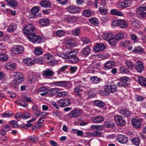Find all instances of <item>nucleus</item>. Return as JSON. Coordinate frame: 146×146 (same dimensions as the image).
Instances as JSON below:
<instances>
[{"instance_id":"2","label":"nucleus","mask_w":146,"mask_h":146,"mask_svg":"<svg viewBox=\"0 0 146 146\" xmlns=\"http://www.w3.org/2000/svg\"><path fill=\"white\" fill-rule=\"evenodd\" d=\"M27 36L28 39L30 41L32 42H34L37 41H38L40 43L45 40V38L43 37H41L40 36H38L36 34L32 33L31 34H29Z\"/></svg>"},{"instance_id":"43","label":"nucleus","mask_w":146,"mask_h":146,"mask_svg":"<svg viewBox=\"0 0 146 146\" xmlns=\"http://www.w3.org/2000/svg\"><path fill=\"white\" fill-rule=\"evenodd\" d=\"M62 87L68 89L71 87V84L70 82L64 81H62Z\"/></svg>"},{"instance_id":"44","label":"nucleus","mask_w":146,"mask_h":146,"mask_svg":"<svg viewBox=\"0 0 146 146\" xmlns=\"http://www.w3.org/2000/svg\"><path fill=\"white\" fill-rule=\"evenodd\" d=\"M49 23V20L46 18H42L40 19L39 21V24L41 25L45 26L48 24Z\"/></svg>"},{"instance_id":"29","label":"nucleus","mask_w":146,"mask_h":146,"mask_svg":"<svg viewBox=\"0 0 146 146\" xmlns=\"http://www.w3.org/2000/svg\"><path fill=\"white\" fill-rule=\"evenodd\" d=\"M40 4L43 7L49 8L50 7L51 3L48 0H44L41 1Z\"/></svg>"},{"instance_id":"24","label":"nucleus","mask_w":146,"mask_h":146,"mask_svg":"<svg viewBox=\"0 0 146 146\" xmlns=\"http://www.w3.org/2000/svg\"><path fill=\"white\" fill-rule=\"evenodd\" d=\"M48 90L47 87L44 86L39 88L38 89L37 91L38 92H42V93H40V95L42 96H45L48 94Z\"/></svg>"},{"instance_id":"36","label":"nucleus","mask_w":146,"mask_h":146,"mask_svg":"<svg viewBox=\"0 0 146 146\" xmlns=\"http://www.w3.org/2000/svg\"><path fill=\"white\" fill-rule=\"evenodd\" d=\"M17 28L16 24L13 23L10 24L8 27L7 30L9 32H12L15 31Z\"/></svg>"},{"instance_id":"31","label":"nucleus","mask_w":146,"mask_h":146,"mask_svg":"<svg viewBox=\"0 0 146 146\" xmlns=\"http://www.w3.org/2000/svg\"><path fill=\"white\" fill-rule=\"evenodd\" d=\"M59 91V88H53L48 90V94L49 96H54L56 95Z\"/></svg>"},{"instance_id":"30","label":"nucleus","mask_w":146,"mask_h":146,"mask_svg":"<svg viewBox=\"0 0 146 146\" xmlns=\"http://www.w3.org/2000/svg\"><path fill=\"white\" fill-rule=\"evenodd\" d=\"M90 49L89 46L84 48L81 52V54L84 56L88 55L90 53Z\"/></svg>"},{"instance_id":"34","label":"nucleus","mask_w":146,"mask_h":146,"mask_svg":"<svg viewBox=\"0 0 146 146\" xmlns=\"http://www.w3.org/2000/svg\"><path fill=\"white\" fill-rule=\"evenodd\" d=\"M89 21L90 23L96 26H98L99 24L98 20L96 17L90 18L89 19Z\"/></svg>"},{"instance_id":"46","label":"nucleus","mask_w":146,"mask_h":146,"mask_svg":"<svg viewBox=\"0 0 146 146\" xmlns=\"http://www.w3.org/2000/svg\"><path fill=\"white\" fill-rule=\"evenodd\" d=\"M130 140L132 143L135 145H139L140 144V140L138 138H135Z\"/></svg>"},{"instance_id":"4","label":"nucleus","mask_w":146,"mask_h":146,"mask_svg":"<svg viewBox=\"0 0 146 146\" xmlns=\"http://www.w3.org/2000/svg\"><path fill=\"white\" fill-rule=\"evenodd\" d=\"M120 81L117 83L118 87H126L130 84V80L127 77H123L120 78Z\"/></svg>"},{"instance_id":"59","label":"nucleus","mask_w":146,"mask_h":146,"mask_svg":"<svg viewBox=\"0 0 146 146\" xmlns=\"http://www.w3.org/2000/svg\"><path fill=\"white\" fill-rule=\"evenodd\" d=\"M80 30L79 29H77L72 31L71 32L72 35L75 36H78L80 34Z\"/></svg>"},{"instance_id":"63","label":"nucleus","mask_w":146,"mask_h":146,"mask_svg":"<svg viewBox=\"0 0 146 146\" xmlns=\"http://www.w3.org/2000/svg\"><path fill=\"white\" fill-rule=\"evenodd\" d=\"M10 127L8 125H4L2 128V129L1 131H5V132L8 131L10 130Z\"/></svg>"},{"instance_id":"9","label":"nucleus","mask_w":146,"mask_h":146,"mask_svg":"<svg viewBox=\"0 0 146 146\" xmlns=\"http://www.w3.org/2000/svg\"><path fill=\"white\" fill-rule=\"evenodd\" d=\"M54 74V73L52 70L47 69L42 72V75L45 78H49L52 77Z\"/></svg>"},{"instance_id":"26","label":"nucleus","mask_w":146,"mask_h":146,"mask_svg":"<svg viewBox=\"0 0 146 146\" xmlns=\"http://www.w3.org/2000/svg\"><path fill=\"white\" fill-rule=\"evenodd\" d=\"M115 63L114 61H109L106 62L104 64V67L108 69H111L115 65Z\"/></svg>"},{"instance_id":"1","label":"nucleus","mask_w":146,"mask_h":146,"mask_svg":"<svg viewBox=\"0 0 146 146\" xmlns=\"http://www.w3.org/2000/svg\"><path fill=\"white\" fill-rule=\"evenodd\" d=\"M117 85L114 83H112L109 85L106 86V90L102 91L103 93L102 95H106L108 94L109 93H114L116 92L117 90Z\"/></svg>"},{"instance_id":"22","label":"nucleus","mask_w":146,"mask_h":146,"mask_svg":"<svg viewBox=\"0 0 146 146\" xmlns=\"http://www.w3.org/2000/svg\"><path fill=\"white\" fill-rule=\"evenodd\" d=\"M40 9V7L38 6H36L33 7L31 9L32 15L33 16H31V17L35 18L37 17L38 15H36V14L38 12Z\"/></svg>"},{"instance_id":"58","label":"nucleus","mask_w":146,"mask_h":146,"mask_svg":"<svg viewBox=\"0 0 146 146\" xmlns=\"http://www.w3.org/2000/svg\"><path fill=\"white\" fill-rule=\"evenodd\" d=\"M44 58L43 57H39L36 58L34 60L35 63H38L39 64H42Z\"/></svg>"},{"instance_id":"47","label":"nucleus","mask_w":146,"mask_h":146,"mask_svg":"<svg viewBox=\"0 0 146 146\" xmlns=\"http://www.w3.org/2000/svg\"><path fill=\"white\" fill-rule=\"evenodd\" d=\"M34 53L36 55H40L43 53L42 49L40 47H37L34 50Z\"/></svg>"},{"instance_id":"15","label":"nucleus","mask_w":146,"mask_h":146,"mask_svg":"<svg viewBox=\"0 0 146 146\" xmlns=\"http://www.w3.org/2000/svg\"><path fill=\"white\" fill-rule=\"evenodd\" d=\"M116 139L119 142L122 144L126 143L128 140L127 137L125 135L121 134H119L117 135Z\"/></svg>"},{"instance_id":"23","label":"nucleus","mask_w":146,"mask_h":146,"mask_svg":"<svg viewBox=\"0 0 146 146\" xmlns=\"http://www.w3.org/2000/svg\"><path fill=\"white\" fill-rule=\"evenodd\" d=\"M144 67L143 63L140 61H138L136 62L135 65V69L139 72H141L144 69Z\"/></svg>"},{"instance_id":"41","label":"nucleus","mask_w":146,"mask_h":146,"mask_svg":"<svg viewBox=\"0 0 146 146\" xmlns=\"http://www.w3.org/2000/svg\"><path fill=\"white\" fill-rule=\"evenodd\" d=\"M113 34L111 33H104L102 35V37L104 39L106 40H109L112 37Z\"/></svg>"},{"instance_id":"18","label":"nucleus","mask_w":146,"mask_h":146,"mask_svg":"<svg viewBox=\"0 0 146 146\" xmlns=\"http://www.w3.org/2000/svg\"><path fill=\"white\" fill-rule=\"evenodd\" d=\"M119 113L122 115L124 117H128L131 116L132 112L130 111L128 109H124L119 111Z\"/></svg>"},{"instance_id":"57","label":"nucleus","mask_w":146,"mask_h":146,"mask_svg":"<svg viewBox=\"0 0 146 146\" xmlns=\"http://www.w3.org/2000/svg\"><path fill=\"white\" fill-rule=\"evenodd\" d=\"M99 11L101 13L105 15H106L108 13L107 9L101 7L99 8Z\"/></svg>"},{"instance_id":"49","label":"nucleus","mask_w":146,"mask_h":146,"mask_svg":"<svg viewBox=\"0 0 146 146\" xmlns=\"http://www.w3.org/2000/svg\"><path fill=\"white\" fill-rule=\"evenodd\" d=\"M101 134L100 131H97L93 133H90L88 134V135L90 136L93 137H99L101 135Z\"/></svg>"},{"instance_id":"27","label":"nucleus","mask_w":146,"mask_h":146,"mask_svg":"<svg viewBox=\"0 0 146 146\" xmlns=\"http://www.w3.org/2000/svg\"><path fill=\"white\" fill-rule=\"evenodd\" d=\"M133 52L138 54H141L144 52V49L141 46H139L135 47L133 50Z\"/></svg>"},{"instance_id":"5","label":"nucleus","mask_w":146,"mask_h":146,"mask_svg":"<svg viewBox=\"0 0 146 146\" xmlns=\"http://www.w3.org/2000/svg\"><path fill=\"white\" fill-rule=\"evenodd\" d=\"M73 91L75 95L80 98L84 96V92L80 85H78L74 89Z\"/></svg>"},{"instance_id":"60","label":"nucleus","mask_w":146,"mask_h":146,"mask_svg":"<svg viewBox=\"0 0 146 146\" xmlns=\"http://www.w3.org/2000/svg\"><path fill=\"white\" fill-rule=\"evenodd\" d=\"M19 83H18L15 79L13 80L11 82V86L14 87L16 88H17L18 86Z\"/></svg>"},{"instance_id":"19","label":"nucleus","mask_w":146,"mask_h":146,"mask_svg":"<svg viewBox=\"0 0 146 146\" xmlns=\"http://www.w3.org/2000/svg\"><path fill=\"white\" fill-rule=\"evenodd\" d=\"M81 113V112L79 110L76 109L71 111L69 113V115L70 117H75L79 116Z\"/></svg>"},{"instance_id":"37","label":"nucleus","mask_w":146,"mask_h":146,"mask_svg":"<svg viewBox=\"0 0 146 146\" xmlns=\"http://www.w3.org/2000/svg\"><path fill=\"white\" fill-rule=\"evenodd\" d=\"M132 25L135 28H138L141 26V23L137 20H133L132 21Z\"/></svg>"},{"instance_id":"38","label":"nucleus","mask_w":146,"mask_h":146,"mask_svg":"<svg viewBox=\"0 0 146 146\" xmlns=\"http://www.w3.org/2000/svg\"><path fill=\"white\" fill-rule=\"evenodd\" d=\"M75 44V40L73 39L68 40L66 44V46L67 47H72L74 46Z\"/></svg>"},{"instance_id":"54","label":"nucleus","mask_w":146,"mask_h":146,"mask_svg":"<svg viewBox=\"0 0 146 146\" xmlns=\"http://www.w3.org/2000/svg\"><path fill=\"white\" fill-rule=\"evenodd\" d=\"M56 96L58 98L64 97L66 96L68 94V93L66 92H58Z\"/></svg>"},{"instance_id":"28","label":"nucleus","mask_w":146,"mask_h":146,"mask_svg":"<svg viewBox=\"0 0 146 146\" xmlns=\"http://www.w3.org/2000/svg\"><path fill=\"white\" fill-rule=\"evenodd\" d=\"M104 119L103 117L101 115L94 117L93 119V121L96 123H100L103 121Z\"/></svg>"},{"instance_id":"12","label":"nucleus","mask_w":146,"mask_h":146,"mask_svg":"<svg viewBox=\"0 0 146 146\" xmlns=\"http://www.w3.org/2000/svg\"><path fill=\"white\" fill-rule=\"evenodd\" d=\"M131 0H126L120 2L118 4V7L121 8H125L130 7L132 4Z\"/></svg>"},{"instance_id":"21","label":"nucleus","mask_w":146,"mask_h":146,"mask_svg":"<svg viewBox=\"0 0 146 146\" xmlns=\"http://www.w3.org/2000/svg\"><path fill=\"white\" fill-rule=\"evenodd\" d=\"M23 62L27 65L30 66L34 65L35 64L34 60L30 58H25L23 60Z\"/></svg>"},{"instance_id":"17","label":"nucleus","mask_w":146,"mask_h":146,"mask_svg":"<svg viewBox=\"0 0 146 146\" xmlns=\"http://www.w3.org/2000/svg\"><path fill=\"white\" fill-rule=\"evenodd\" d=\"M5 67L8 70H13L16 67L15 63L11 62H7L5 64Z\"/></svg>"},{"instance_id":"51","label":"nucleus","mask_w":146,"mask_h":146,"mask_svg":"<svg viewBox=\"0 0 146 146\" xmlns=\"http://www.w3.org/2000/svg\"><path fill=\"white\" fill-rule=\"evenodd\" d=\"M124 34L122 33H119L115 34L114 36L117 40H121L124 38Z\"/></svg>"},{"instance_id":"53","label":"nucleus","mask_w":146,"mask_h":146,"mask_svg":"<svg viewBox=\"0 0 146 146\" xmlns=\"http://www.w3.org/2000/svg\"><path fill=\"white\" fill-rule=\"evenodd\" d=\"M9 123L11 124L13 127L14 128H17L19 126L17 122L15 120L10 121H9Z\"/></svg>"},{"instance_id":"20","label":"nucleus","mask_w":146,"mask_h":146,"mask_svg":"<svg viewBox=\"0 0 146 146\" xmlns=\"http://www.w3.org/2000/svg\"><path fill=\"white\" fill-rule=\"evenodd\" d=\"M105 46L102 43H97L94 48V50L96 52L103 51L105 48Z\"/></svg>"},{"instance_id":"8","label":"nucleus","mask_w":146,"mask_h":146,"mask_svg":"<svg viewBox=\"0 0 146 146\" xmlns=\"http://www.w3.org/2000/svg\"><path fill=\"white\" fill-rule=\"evenodd\" d=\"M114 118L115 122L118 126L122 127L125 124L126 121L121 116L116 115L114 116Z\"/></svg>"},{"instance_id":"16","label":"nucleus","mask_w":146,"mask_h":146,"mask_svg":"<svg viewBox=\"0 0 146 146\" xmlns=\"http://www.w3.org/2000/svg\"><path fill=\"white\" fill-rule=\"evenodd\" d=\"M142 121V120L141 119L133 118L131 120L132 124L135 128H139L141 127Z\"/></svg>"},{"instance_id":"35","label":"nucleus","mask_w":146,"mask_h":146,"mask_svg":"<svg viewBox=\"0 0 146 146\" xmlns=\"http://www.w3.org/2000/svg\"><path fill=\"white\" fill-rule=\"evenodd\" d=\"M139 83L141 85L146 86V78L145 77L141 76L139 77Z\"/></svg>"},{"instance_id":"39","label":"nucleus","mask_w":146,"mask_h":146,"mask_svg":"<svg viewBox=\"0 0 146 146\" xmlns=\"http://www.w3.org/2000/svg\"><path fill=\"white\" fill-rule=\"evenodd\" d=\"M90 82L94 84H98L100 81V78L95 76H93L90 77Z\"/></svg>"},{"instance_id":"50","label":"nucleus","mask_w":146,"mask_h":146,"mask_svg":"<svg viewBox=\"0 0 146 146\" xmlns=\"http://www.w3.org/2000/svg\"><path fill=\"white\" fill-rule=\"evenodd\" d=\"M2 114L3 117L6 118L11 117L13 115V113L11 111H8L2 113Z\"/></svg>"},{"instance_id":"3","label":"nucleus","mask_w":146,"mask_h":146,"mask_svg":"<svg viewBox=\"0 0 146 146\" xmlns=\"http://www.w3.org/2000/svg\"><path fill=\"white\" fill-rule=\"evenodd\" d=\"M77 51L75 50H73L68 52L65 54L64 58L73 59L75 61H78V58L76 57Z\"/></svg>"},{"instance_id":"48","label":"nucleus","mask_w":146,"mask_h":146,"mask_svg":"<svg viewBox=\"0 0 146 146\" xmlns=\"http://www.w3.org/2000/svg\"><path fill=\"white\" fill-rule=\"evenodd\" d=\"M125 64L127 67L130 69L133 68L134 66V64L133 63L129 60H126Z\"/></svg>"},{"instance_id":"7","label":"nucleus","mask_w":146,"mask_h":146,"mask_svg":"<svg viewBox=\"0 0 146 146\" xmlns=\"http://www.w3.org/2000/svg\"><path fill=\"white\" fill-rule=\"evenodd\" d=\"M35 28L33 25L28 24L26 25L23 29L24 33L28 35L31 34L34 31Z\"/></svg>"},{"instance_id":"52","label":"nucleus","mask_w":146,"mask_h":146,"mask_svg":"<svg viewBox=\"0 0 146 146\" xmlns=\"http://www.w3.org/2000/svg\"><path fill=\"white\" fill-rule=\"evenodd\" d=\"M83 14L84 16L88 17L91 16L92 12L90 10L86 9L84 11Z\"/></svg>"},{"instance_id":"33","label":"nucleus","mask_w":146,"mask_h":146,"mask_svg":"<svg viewBox=\"0 0 146 146\" xmlns=\"http://www.w3.org/2000/svg\"><path fill=\"white\" fill-rule=\"evenodd\" d=\"M110 39L109 40L108 42L109 44L113 46H115L117 43V42L118 40L113 35L111 37Z\"/></svg>"},{"instance_id":"56","label":"nucleus","mask_w":146,"mask_h":146,"mask_svg":"<svg viewBox=\"0 0 146 146\" xmlns=\"http://www.w3.org/2000/svg\"><path fill=\"white\" fill-rule=\"evenodd\" d=\"M53 115L58 118H60L61 117V113L60 111H54L52 112Z\"/></svg>"},{"instance_id":"40","label":"nucleus","mask_w":146,"mask_h":146,"mask_svg":"<svg viewBox=\"0 0 146 146\" xmlns=\"http://www.w3.org/2000/svg\"><path fill=\"white\" fill-rule=\"evenodd\" d=\"M9 56L4 53H0V60L3 62L7 61L8 59Z\"/></svg>"},{"instance_id":"6","label":"nucleus","mask_w":146,"mask_h":146,"mask_svg":"<svg viewBox=\"0 0 146 146\" xmlns=\"http://www.w3.org/2000/svg\"><path fill=\"white\" fill-rule=\"evenodd\" d=\"M66 10L68 12L71 14H74L80 12L81 9L78 7L70 5L66 7Z\"/></svg>"},{"instance_id":"61","label":"nucleus","mask_w":146,"mask_h":146,"mask_svg":"<svg viewBox=\"0 0 146 146\" xmlns=\"http://www.w3.org/2000/svg\"><path fill=\"white\" fill-rule=\"evenodd\" d=\"M81 39L83 42L86 44H88L90 42V39L86 37H82Z\"/></svg>"},{"instance_id":"10","label":"nucleus","mask_w":146,"mask_h":146,"mask_svg":"<svg viewBox=\"0 0 146 146\" xmlns=\"http://www.w3.org/2000/svg\"><path fill=\"white\" fill-rule=\"evenodd\" d=\"M137 15L141 18L146 17V7H139L137 10Z\"/></svg>"},{"instance_id":"55","label":"nucleus","mask_w":146,"mask_h":146,"mask_svg":"<svg viewBox=\"0 0 146 146\" xmlns=\"http://www.w3.org/2000/svg\"><path fill=\"white\" fill-rule=\"evenodd\" d=\"M65 34V32L62 30H58L56 32V35L58 37H61L63 36Z\"/></svg>"},{"instance_id":"42","label":"nucleus","mask_w":146,"mask_h":146,"mask_svg":"<svg viewBox=\"0 0 146 146\" xmlns=\"http://www.w3.org/2000/svg\"><path fill=\"white\" fill-rule=\"evenodd\" d=\"M119 26L121 28L124 29L127 27L128 24L125 21L123 20H120Z\"/></svg>"},{"instance_id":"11","label":"nucleus","mask_w":146,"mask_h":146,"mask_svg":"<svg viewBox=\"0 0 146 146\" xmlns=\"http://www.w3.org/2000/svg\"><path fill=\"white\" fill-rule=\"evenodd\" d=\"M70 104V101L67 98H63L60 99L58 101V106L63 108L67 106Z\"/></svg>"},{"instance_id":"14","label":"nucleus","mask_w":146,"mask_h":146,"mask_svg":"<svg viewBox=\"0 0 146 146\" xmlns=\"http://www.w3.org/2000/svg\"><path fill=\"white\" fill-rule=\"evenodd\" d=\"M24 50V48L22 46H17L13 47L12 50V52L13 53L18 54L23 52Z\"/></svg>"},{"instance_id":"13","label":"nucleus","mask_w":146,"mask_h":146,"mask_svg":"<svg viewBox=\"0 0 146 146\" xmlns=\"http://www.w3.org/2000/svg\"><path fill=\"white\" fill-rule=\"evenodd\" d=\"M13 76L18 83H21L24 80L23 75L19 72L14 73Z\"/></svg>"},{"instance_id":"64","label":"nucleus","mask_w":146,"mask_h":146,"mask_svg":"<svg viewBox=\"0 0 146 146\" xmlns=\"http://www.w3.org/2000/svg\"><path fill=\"white\" fill-rule=\"evenodd\" d=\"M62 81H56L53 82V85L56 86L62 87Z\"/></svg>"},{"instance_id":"62","label":"nucleus","mask_w":146,"mask_h":146,"mask_svg":"<svg viewBox=\"0 0 146 146\" xmlns=\"http://www.w3.org/2000/svg\"><path fill=\"white\" fill-rule=\"evenodd\" d=\"M29 139L33 142H35L38 141V137L33 135L29 137Z\"/></svg>"},{"instance_id":"45","label":"nucleus","mask_w":146,"mask_h":146,"mask_svg":"<svg viewBox=\"0 0 146 146\" xmlns=\"http://www.w3.org/2000/svg\"><path fill=\"white\" fill-rule=\"evenodd\" d=\"M16 103L17 105L24 107H26L28 106V104L25 103L24 101L22 100H18L17 101Z\"/></svg>"},{"instance_id":"32","label":"nucleus","mask_w":146,"mask_h":146,"mask_svg":"<svg viewBox=\"0 0 146 146\" xmlns=\"http://www.w3.org/2000/svg\"><path fill=\"white\" fill-rule=\"evenodd\" d=\"M94 106L98 107L100 108H103L105 105V104L104 102L98 100L94 101Z\"/></svg>"},{"instance_id":"25","label":"nucleus","mask_w":146,"mask_h":146,"mask_svg":"<svg viewBox=\"0 0 146 146\" xmlns=\"http://www.w3.org/2000/svg\"><path fill=\"white\" fill-rule=\"evenodd\" d=\"M8 5L12 8L18 6V2L16 0H5Z\"/></svg>"}]
</instances>
